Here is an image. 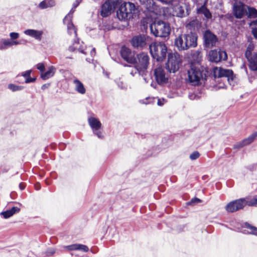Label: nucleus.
Returning a JSON list of instances; mask_svg holds the SVG:
<instances>
[{
  "instance_id": "obj_1",
  "label": "nucleus",
  "mask_w": 257,
  "mask_h": 257,
  "mask_svg": "<svg viewBox=\"0 0 257 257\" xmlns=\"http://www.w3.org/2000/svg\"><path fill=\"white\" fill-rule=\"evenodd\" d=\"M187 82L195 86L198 85L201 79L205 80L208 77L214 79L227 78L230 85L233 86L235 84V76L233 71L221 67L209 68L207 65H190V68L187 70Z\"/></svg>"
},
{
  "instance_id": "obj_2",
  "label": "nucleus",
  "mask_w": 257,
  "mask_h": 257,
  "mask_svg": "<svg viewBox=\"0 0 257 257\" xmlns=\"http://www.w3.org/2000/svg\"><path fill=\"white\" fill-rule=\"evenodd\" d=\"M165 66L166 69L169 73H175L179 69V65H160L154 70V75L156 81L159 84L166 83L168 80V76L164 69Z\"/></svg>"
},
{
  "instance_id": "obj_3",
  "label": "nucleus",
  "mask_w": 257,
  "mask_h": 257,
  "mask_svg": "<svg viewBox=\"0 0 257 257\" xmlns=\"http://www.w3.org/2000/svg\"><path fill=\"white\" fill-rule=\"evenodd\" d=\"M151 54L154 59L158 62L164 61L167 53V47L162 42H154L149 45Z\"/></svg>"
},
{
  "instance_id": "obj_4",
  "label": "nucleus",
  "mask_w": 257,
  "mask_h": 257,
  "mask_svg": "<svg viewBox=\"0 0 257 257\" xmlns=\"http://www.w3.org/2000/svg\"><path fill=\"white\" fill-rule=\"evenodd\" d=\"M151 33L155 37H166L170 33V25L163 21H155L150 25Z\"/></svg>"
},
{
  "instance_id": "obj_5",
  "label": "nucleus",
  "mask_w": 257,
  "mask_h": 257,
  "mask_svg": "<svg viewBox=\"0 0 257 257\" xmlns=\"http://www.w3.org/2000/svg\"><path fill=\"white\" fill-rule=\"evenodd\" d=\"M136 9L134 4L132 3L121 4L116 12L118 18L120 20H127L133 18Z\"/></svg>"
},
{
  "instance_id": "obj_6",
  "label": "nucleus",
  "mask_w": 257,
  "mask_h": 257,
  "mask_svg": "<svg viewBox=\"0 0 257 257\" xmlns=\"http://www.w3.org/2000/svg\"><path fill=\"white\" fill-rule=\"evenodd\" d=\"M203 46L205 48L211 49L216 46L218 38L209 30L204 31L203 34Z\"/></svg>"
},
{
  "instance_id": "obj_7",
  "label": "nucleus",
  "mask_w": 257,
  "mask_h": 257,
  "mask_svg": "<svg viewBox=\"0 0 257 257\" xmlns=\"http://www.w3.org/2000/svg\"><path fill=\"white\" fill-rule=\"evenodd\" d=\"M120 54L121 58L128 63L136 64V53L129 48L125 46H122L120 48Z\"/></svg>"
},
{
  "instance_id": "obj_8",
  "label": "nucleus",
  "mask_w": 257,
  "mask_h": 257,
  "mask_svg": "<svg viewBox=\"0 0 257 257\" xmlns=\"http://www.w3.org/2000/svg\"><path fill=\"white\" fill-rule=\"evenodd\" d=\"M117 3L114 0H106L101 7L100 15L103 18L109 16L115 9Z\"/></svg>"
},
{
  "instance_id": "obj_9",
  "label": "nucleus",
  "mask_w": 257,
  "mask_h": 257,
  "mask_svg": "<svg viewBox=\"0 0 257 257\" xmlns=\"http://www.w3.org/2000/svg\"><path fill=\"white\" fill-rule=\"evenodd\" d=\"M246 202L244 200V198L236 199L230 201L225 206V210L228 212H234L238 210L243 209L245 206Z\"/></svg>"
},
{
  "instance_id": "obj_10",
  "label": "nucleus",
  "mask_w": 257,
  "mask_h": 257,
  "mask_svg": "<svg viewBox=\"0 0 257 257\" xmlns=\"http://www.w3.org/2000/svg\"><path fill=\"white\" fill-rule=\"evenodd\" d=\"M247 6L241 2H237L234 3L233 6V14L236 19H241L246 13Z\"/></svg>"
},
{
  "instance_id": "obj_11",
  "label": "nucleus",
  "mask_w": 257,
  "mask_h": 257,
  "mask_svg": "<svg viewBox=\"0 0 257 257\" xmlns=\"http://www.w3.org/2000/svg\"><path fill=\"white\" fill-rule=\"evenodd\" d=\"M209 60L211 62L218 63L227 59V55L225 51L219 50H211L209 54Z\"/></svg>"
},
{
  "instance_id": "obj_12",
  "label": "nucleus",
  "mask_w": 257,
  "mask_h": 257,
  "mask_svg": "<svg viewBox=\"0 0 257 257\" xmlns=\"http://www.w3.org/2000/svg\"><path fill=\"white\" fill-rule=\"evenodd\" d=\"M185 43V48H195L197 46L198 36L196 33L190 32L182 34Z\"/></svg>"
},
{
  "instance_id": "obj_13",
  "label": "nucleus",
  "mask_w": 257,
  "mask_h": 257,
  "mask_svg": "<svg viewBox=\"0 0 257 257\" xmlns=\"http://www.w3.org/2000/svg\"><path fill=\"white\" fill-rule=\"evenodd\" d=\"M148 37L144 35L134 36L131 40L132 46L135 48H143L147 44Z\"/></svg>"
},
{
  "instance_id": "obj_14",
  "label": "nucleus",
  "mask_w": 257,
  "mask_h": 257,
  "mask_svg": "<svg viewBox=\"0 0 257 257\" xmlns=\"http://www.w3.org/2000/svg\"><path fill=\"white\" fill-rule=\"evenodd\" d=\"M254 45L250 42L247 46L245 52V56L249 64H257V52L252 54Z\"/></svg>"
},
{
  "instance_id": "obj_15",
  "label": "nucleus",
  "mask_w": 257,
  "mask_h": 257,
  "mask_svg": "<svg viewBox=\"0 0 257 257\" xmlns=\"http://www.w3.org/2000/svg\"><path fill=\"white\" fill-rule=\"evenodd\" d=\"M37 68L41 72V78L44 80L52 77L56 72V68L53 66L47 69L45 65H38Z\"/></svg>"
},
{
  "instance_id": "obj_16",
  "label": "nucleus",
  "mask_w": 257,
  "mask_h": 257,
  "mask_svg": "<svg viewBox=\"0 0 257 257\" xmlns=\"http://www.w3.org/2000/svg\"><path fill=\"white\" fill-rule=\"evenodd\" d=\"M189 5L186 4H178L173 6V15L177 17L183 18L185 17V9L187 11Z\"/></svg>"
},
{
  "instance_id": "obj_17",
  "label": "nucleus",
  "mask_w": 257,
  "mask_h": 257,
  "mask_svg": "<svg viewBox=\"0 0 257 257\" xmlns=\"http://www.w3.org/2000/svg\"><path fill=\"white\" fill-rule=\"evenodd\" d=\"M257 137V132H254L247 138L240 142L236 143L233 146L234 149H239L252 143Z\"/></svg>"
},
{
  "instance_id": "obj_18",
  "label": "nucleus",
  "mask_w": 257,
  "mask_h": 257,
  "mask_svg": "<svg viewBox=\"0 0 257 257\" xmlns=\"http://www.w3.org/2000/svg\"><path fill=\"white\" fill-rule=\"evenodd\" d=\"M182 57L177 52L168 53L167 62L165 64H181Z\"/></svg>"
},
{
  "instance_id": "obj_19",
  "label": "nucleus",
  "mask_w": 257,
  "mask_h": 257,
  "mask_svg": "<svg viewBox=\"0 0 257 257\" xmlns=\"http://www.w3.org/2000/svg\"><path fill=\"white\" fill-rule=\"evenodd\" d=\"M187 59L190 64H199L202 60V55L198 51H195L188 55Z\"/></svg>"
},
{
  "instance_id": "obj_20",
  "label": "nucleus",
  "mask_w": 257,
  "mask_h": 257,
  "mask_svg": "<svg viewBox=\"0 0 257 257\" xmlns=\"http://www.w3.org/2000/svg\"><path fill=\"white\" fill-rule=\"evenodd\" d=\"M135 64H149L150 57L145 52H141L136 55Z\"/></svg>"
},
{
  "instance_id": "obj_21",
  "label": "nucleus",
  "mask_w": 257,
  "mask_h": 257,
  "mask_svg": "<svg viewBox=\"0 0 257 257\" xmlns=\"http://www.w3.org/2000/svg\"><path fill=\"white\" fill-rule=\"evenodd\" d=\"M63 23L66 24L68 33L69 34L71 35L74 33L75 36L77 35L76 29L72 22V17L66 16L63 19Z\"/></svg>"
},
{
  "instance_id": "obj_22",
  "label": "nucleus",
  "mask_w": 257,
  "mask_h": 257,
  "mask_svg": "<svg viewBox=\"0 0 257 257\" xmlns=\"http://www.w3.org/2000/svg\"><path fill=\"white\" fill-rule=\"evenodd\" d=\"M88 122L92 131H97L101 127V123L96 118L89 117L88 118Z\"/></svg>"
},
{
  "instance_id": "obj_23",
  "label": "nucleus",
  "mask_w": 257,
  "mask_h": 257,
  "mask_svg": "<svg viewBox=\"0 0 257 257\" xmlns=\"http://www.w3.org/2000/svg\"><path fill=\"white\" fill-rule=\"evenodd\" d=\"M185 40L182 34L179 35L176 38L175 41V45L179 51L186 50L187 48H185Z\"/></svg>"
},
{
  "instance_id": "obj_24",
  "label": "nucleus",
  "mask_w": 257,
  "mask_h": 257,
  "mask_svg": "<svg viewBox=\"0 0 257 257\" xmlns=\"http://www.w3.org/2000/svg\"><path fill=\"white\" fill-rule=\"evenodd\" d=\"M25 34L27 35L31 36L36 39L41 40L43 32L41 31H38L32 29H28L25 31Z\"/></svg>"
},
{
  "instance_id": "obj_25",
  "label": "nucleus",
  "mask_w": 257,
  "mask_h": 257,
  "mask_svg": "<svg viewBox=\"0 0 257 257\" xmlns=\"http://www.w3.org/2000/svg\"><path fill=\"white\" fill-rule=\"evenodd\" d=\"M75 86V90L81 94H84L86 92V89L83 83L77 79H75L73 81Z\"/></svg>"
},
{
  "instance_id": "obj_26",
  "label": "nucleus",
  "mask_w": 257,
  "mask_h": 257,
  "mask_svg": "<svg viewBox=\"0 0 257 257\" xmlns=\"http://www.w3.org/2000/svg\"><path fill=\"white\" fill-rule=\"evenodd\" d=\"M20 209L18 207H13L11 209L2 212L1 215L4 218H8L12 216L14 214L20 211Z\"/></svg>"
},
{
  "instance_id": "obj_27",
  "label": "nucleus",
  "mask_w": 257,
  "mask_h": 257,
  "mask_svg": "<svg viewBox=\"0 0 257 257\" xmlns=\"http://www.w3.org/2000/svg\"><path fill=\"white\" fill-rule=\"evenodd\" d=\"M197 12L198 14H203L207 20L211 19L212 17V14L205 5L198 9Z\"/></svg>"
},
{
  "instance_id": "obj_28",
  "label": "nucleus",
  "mask_w": 257,
  "mask_h": 257,
  "mask_svg": "<svg viewBox=\"0 0 257 257\" xmlns=\"http://www.w3.org/2000/svg\"><path fill=\"white\" fill-rule=\"evenodd\" d=\"M20 44V42L18 41H11L9 39H4L2 41L1 46H0V49H5L13 45H17Z\"/></svg>"
},
{
  "instance_id": "obj_29",
  "label": "nucleus",
  "mask_w": 257,
  "mask_h": 257,
  "mask_svg": "<svg viewBox=\"0 0 257 257\" xmlns=\"http://www.w3.org/2000/svg\"><path fill=\"white\" fill-rule=\"evenodd\" d=\"M67 248L70 250H80L84 252H87L89 250L88 247L86 245L80 244H74L68 245L67 246Z\"/></svg>"
},
{
  "instance_id": "obj_30",
  "label": "nucleus",
  "mask_w": 257,
  "mask_h": 257,
  "mask_svg": "<svg viewBox=\"0 0 257 257\" xmlns=\"http://www.w3.org/2000/svg\"><path fill=\"white\" fill-rule=\"evenodd\" d=\"M55 5L54 0H44L39 4V8L41 9H45L51 8Z\"/></svg>"
},
{
  "instance_id": "obj_31",
  "label": "nucleus",
  "mask_w": 257,
  "mask_h": 257,
  "mask_svg": "<svg viewBox=\"0 0 257 257\" xmlns=\"http://www.w3.org/2000/svg\"><path fill=\"white\" fill-rule=\"evenodd\" d=\"M245 16H246L248 19L257 18V10L254 7L247 6Z\"/></svg>"
},
{
  "instance_id": "obj_32",
  "label": "nucleus",
  "mask_w": 257,
  "mask_h": 257,
  "mask_svg": "<svg viewBox=\"0 0 257 257\" xmlns=\"http://www.w3.org/2000/svg\"><path fill=\"white\" fill-rule=\"evenodd\" d=\"M78 45H79V42L75 43L74 44H73L72 46H71L69 47V50L71 52L78 51L79 52L81 53L82 54H86L85 49L84 48V47L81 46L78 47Z\"/></svg>"
},
{
  "instance_id": "obj_33",
  "label": "nucleus",
  "mask_w": 257,
  "mask_h": 257,
  "mask_svg": "<svg viewBox=\"0 0 257 257\" xmlns=\"http://www.w3.org/2000/svg\"><path fill=\"white\" fill-rule=\"evenodd\" d=\"M244 227L249 230L247 231L246 232L245 230H244L243 231H242V232L244 233H249V234H253V235L257 236V228L256 227L250 225L248 223H245L244 224Z\"/></svg>"
},
{
  "instance_id": "obj_34",
  "label": "nucleus",
  "mask_w": 257,
  "mask_h": 257,
  "mask_svg": "<svg viewBox=\"0 0 257 257\" xmlns=\"http://www.w3.org/2000/svg\"><path fill=\"white\" fill-rule=\"evenodd\" d=\"M135 69L138 72L139 74L144 75L147 69L148 65H134Z\"/></svg>"
},
{
  "instance_id": "obj_35",
  "label": "nucleus",
  "mask_w": 257,
  "mask_h": 257,
  "mask_svg": "<svg viewBox=\"0 0 257 257\" xmlns=\"http://www.w3.org/2000/svg\"><path fill=\"white\" fill-rule=\"evenodd\" d=\"M8 87L9 89L12 90V91H17L22 90L24 88V87L22 86L17 85L14 84H9L8 86Z\"/></svg>"
},
{
  "instance_id": "obj_36",
  "label": "nucleus",
  "mask_w": 257,
  "mask_h": 257,
  "mask_svg": "<svg viewBox=\"0 0 257 257\" xmlns=\"http://www.w3.org/2000/svg\"><path fill=\"white\" fill-rule=\"evenodd\" d=\"M244 200L245 201V202H246L245 203V206L248 205V206H254L256 205V200L255 198H254L249 200L244 198Z\"/></svg>"
},
{
  "instance_id": "obj_37",
  "label": "nucleus",
  "mask_w": 257,
  "mask_h": 257,
  "mask_svg": "<svg viewBox=\"0 0 257 257\" xmlns=\"http://www.w3.org/2000/svg\"><path fill=\"white\" fill-rule=\"evenodd\" d=\"M200 156V153L198 151H194L190 155V159L191 160H195Z\"/></svg>"
},
{
  "instance_id": "obj_38",
  "label": "nucleus",
  "mask_w": 257,
  "mask_h": 257,
  "mask_svg": "<svg viewBox=\"0 0 257 257\" xmlns=\"http://www.w3.org/2000/svg\"><path fill=\"white\" fill-rule=\"evenodd\" d=\"M19 34L16 32H12L10 34V36L12 41H15V40L17 39L19 37Z\"/></svg>"
},
{
  "instance_id": "obj_39",
  "label": "nucleus",
  "mask_w": 257,
  "mask_h": 257,
  "mask_svg": "<svg viewBox=\"0 0 257 257\" xmlns=\"http://www.w3.org/2000/svg\"><path fill=\"white\" fill-rule=\"evenodd\" d=\"M93 134L97 136V137L99 139H102L103 138V135L102 134V133L101 131H100L99 130L97 131H93Z\"/></svg>"
},
{
  "instance_id": "obj_40",
  "label": "nucleus",
  "mask_w": 257,
  "mask_h": 257,
  "mask_svg": "<svg viewBox=\"0 0 257 257\" xmlns=\"http://www.w3.org/2000/svg\"><path fill=\"white\" fill-rule=\"evenodd\" d=\"M198 25V21L197 20H193L190 21L188 24V27H194L195 26Z\"/></svg>"
},
{
  "instance_id": "obj_41",
  "label": "nucleus",
  "mask_w": 257,
  "mask_h": 257,
  "mask_svg": "<svg viewBox=\"0 0 257 257\" xmlns=\"http://www.w3.org/2000/svg\"><path fill=\"white\" fill-rule=\"evenodd\" d=\"M251 32L253 37L257 39V27H252Z\"/></svg>"
},
{
  "instance_id": "obj_42",
  "label": "nucleus",
  "mask_w": 257,
  "mask_h": 257,
  "mask_svg": "<svg viewBox=\"0 0 257 257\" xmlns=\"http://www.w3.org/2000/svg\"><path fill=\"white\" fill-rule=\"evenodd\" d=\"M36 78L35 77L34 78H31L30 76L27 77L25 78V82L26 83H29L31 82H34L35 81Z\"/></svg>"
},
{
  "instance_id": "obj_43",
  "label": "nucleus",
  "mask_w": 257,
  "mask_h": 257,
  "mask_svg": "<svg viewBox=\"0 0 257 257\" xmlns=\"http://www.w3.org/2000/svg\"><path fill=\"white\" fill-rule=\"evenodd\" d=\"M31 73V70H27V71L23 72L22 74V75L25 78H26L27 77L30 76Z\"/></svg>"
},
{
  "instance_id": "obj_44",
  "label": "nucleus",
  "mask_w": 257,
  "mask_h": 257,
  "mask_svg": "<svg viewBox=\"0 0 257 257\" xmlns=\"http://www.w3.org/2000/svg\"><path fill=\"white\" fill-rule=\"evenodd\" d=\"M248 66L250 71L255 72L257 71V65H248Z\"/></svg>"
},
{
  "instance_id": "obj_45",
  "label": "nucleus",
  "mask_w": 257,
  "mask_h": 257,
  "mask_svg": "<svg viewBox=\"0 0 257 257\" xmlns=\"http://www.w3.org/2000/svg\"><path fill=\"white\" fill-rule=\"evenodd\" d=\"M200 201H201L199 199H198L197 198H194L192 199L190 202H188V204H191L194 203H198V202H200Z\"/></svg>"
},
{
  "instance_id": "obj_46",
  "label": "nucleus",
  "mask_w": 257,
  "mask_h": 257,
  "mask_svg": "<svg viewBox=\"0 0 257 257\" xmlns=\"http://www.w3.org/2000/svg\"><path fill=\"white\" fill-rule=\"evenodd\" d=\"M82 1V0H76L73 4V8H76Z\"/></svg>"
},
{
  "instance_id": "obj_47",
  "label": "nucleus",
  "mask_w": 257,
  "mask_h": 257,
  "mask_svg": "<svg viewBox=\"0 0 257 257\" xmlns=\"http://www.w3.org/2000/svg\"><path fill=\"white\" fill-rule=\"evenodd\" d=\"M165 99H158L157 104L158 105L161 106L164 104Z\"/></svg>"
},
{
  "instance_id": "obj_48",
  "label": "nucleus",
  "mask_w": 257,
  "mask_h": 257,
  "mask_svg": "<svg viewBox=\"0 0 257 257\" xmlns=\"http://www.w3.org/2000/svg\"><path fill=\"white\" fill-rule=\"evenodd\" d=\"M249 25L250 26H255L257 27V20L251 21Z\"/></svg>"
},
{
  "instance_id": "obj_49",
  "label": "nucleus",
  "mask_w": 257,
  "mask_h": 257,
  "mask_svg": "<svg viewBox=\"0 0 257 257\" xmlns=\"http://www.w3.org/2000/svg\"><path fill=\"white\" fill-rule=\"evenodd\" d=\"M49 86H50L49 83L44 84L42 86L41 89L43 90H44L46 88H48L49 87Z\"/></svg>"
},
{
  "instance_id": "obj_50",
  "label": "nucleus",
  "mask_w": 257,
  "mask_h": 257,
  "mask_svg": "<svg viewBox=\"0 0 257 257\" xmlns=\"http://www.w3.org/2000/svg\"><path fill=\"white\" fill-rule=\"evenodd\" d=\"M19 187L21 190H23L25 188V185L23 183H20L19 184Z\"/></svg>"
},
{
  "instance_id": "obj_51",
  "label": "nucleus",
  "mask_w": 257,
  "mask_h": 257,
  "mask_svg": "<svg viewBox=\"0 0 257 257\" xmlns=\"http://www.w3.org/2000/svg\"><path fill=\"white\" fill-rule=\"evenodd\" d=\"M148 1L149 0H139L142 4H145L146 3H148Z\"/></svg>"
},
{
  "instance_id": "obj_52",
  "label": "nucleus",
  "mask_w": 257,
  "mask_h": 257,
  "mask_svg": "<svg viewBox=\"0 0 257 257\" xmlns=\"http://www.w3.org/2000/svg\"><path fill=\"white\" fill-rule=\"evenodd\" d=\"M225 87H226V86L224 83H223L222 84H220L218 86V88H224Z\"/></svg>"
},
{
  "instance_id": "obj_53",
  "label": "nucleus",
  "mask_w": 257,
  "mask_h": 257,
  "mask_svg": "<svg viewBox=\"0 0 257 257\" xmlns=\"http://www.w3.org/2000/svg\"><path fill=\"white\" fill-rule=\"evenodd\" d=\"M241 68L244 69V70L246 71V73L248 74V71L247 70L246 65H242V66L241 67Z\"/></svg>"
},
{
  "instance_id": "obj_54",
  "label": "nucleus",
  "mask_w": 257,
  "mask_h": 257,
  "mask_svg": "<svg viewBox=\"0 0 257 257\" xmlns=\"http://www.w3.org/2000/svg\"><path fill=\"white\" fill-rule=\"evenodd\" d=\"M154 99V98H150V97H147V98H146V100H147L148 99L153 100V99Z\"/></svg>"
},
{
  "instance_id": "obj_55",
  "label": "nucleus",
  "mask_w": 257,
  "mask_h": 257,
  "mask_svg": "<svg viewBox=\"0 0 257 257\" xmlns=\"http://www.w3.org/2000/svg\"><path fill=\"white\" fill-rule=\"evenodd\" d=\"M143 103H145V104H148V103H150V102H147V101H145V100H143Z\"/></svg>"
},
{
  "instance_id": "obj_56",
  "label": "nucleus",
  "mask_w": 257,
  "mask_h": 257,
  "mask_svg": "<svg viewBox=\"0 0 257 257\" xmlns=\"http://www.w3.org/2000/svg\"><path fill=\"white\" fill-rule=\"evenodd\" d=\"M92 52H94V53H95V48H93V49H92Z\"/></svg>"
},
{
  "instance_id": "obj_57",
  "label": "nucleus",
  "mask_w": 257,
  "mask_h": 257,
  "mask_svg": "<svg viewBox=\"0 0 257 257\" xmlns=\"http://www.w3.org/2000/svg\"><path fill=\"white\" fill-rule=\"evenodd\" d=\"M108 75H109V74H108V73H106V76H107V77H108Z\"/></svg>"
},
{
  "instance_id": "obj_58",
  "label": "nucleus",
  "mask_w": 257,
  "mask_h": 257,
  "mask_svg": "<svg viewBox=\"0 0 257 257\" xmlns=\"http://www.w3.org/2000/svg\"><path fill=\"white\" fill-rule=\"evenodd\" d=\"M88 61L89 63H93V62H90V61Z\"/></svg>"
},
{
  "instance_id": "obj_59",
  "label": "nucleus",
  "mask_w": 257,
  "mask_h": 257,
  "mask_svg": "<svg viewBox=\"0 0 257 257\" xmlns=\"http://www.w3.org/2000/svg\"><path fill=\"white\" fill-rule=\"evenodd\" d=\"M151 85H152V86H153V87H155L154 85H153V84H151Z\"/></svg>"
},
{
  "instance_id": "obj_60",
  "label": "nucleus",
  "mask_w": 257,
  "mask_h": 257,
  "mask_svg": "<svg viewBox=\"0 0 257 257\" xmlns=\"http://www.w3.org/2000/svg\"><path fill=\"white\" fill-rule=\"evenodd\" d=\"M38 64H41V65H42V64H43V63H38Z\"/></svg>"
},
{
  "instance_id": "obj_61",
  "label": "nucleus",
  "mask_w": 257,
  "mask_h": 257,
  "mask_svg": "<svg viewBox=\"0 0 257 257\" xmlns=\"http://www.w3.org/2000/svg\"><path fill=\"white\" fill-rule=\"evenodd\" d=\"M37 190H39V187H37Z\"/></svg>"
},
{
  "instance_id": "obj_62",
  "label": "nucleus",
  "mask_w": 257,
  "mask_h": 257,
  "mask_svg": "<svg viewBox=\"0 0 257 257\" xmlns=\"http://www.w3.org/2000/svg\"><path fill=\"white\" fill-rule=\"evenodd\" d=\"M37 190H39V187H37Z\"/></svg>"
},
{
  "instance_id": "obj_63",
  "label": "nucleus",
  "mask_w": 257,
  "mask_h": 257,
  "mask_svg": "<svg viewBox=\"0 0 257 257\" xmlns=\"http://www.w3.org/2000/svg\"><path fill=\"white\" fill-rule=\"evenodd\" d=\"M256 200V204H257V198H255Z\"/></svg>"
},
{
  "instance_id": "obj_64",
  "label": "nucleus",
  "mask_w": 257,
  "mask_h": 257,
  "mask_svg": "<svg viewBox=\"0 0 257 257\" xmlns=\"http://www.w3.org/2000/svg\"><path fill=\"white\" fill-rule=\"evenodd\" d=\"M127 66H131V65H127Z\"/></svg>"
}]
</instances>
